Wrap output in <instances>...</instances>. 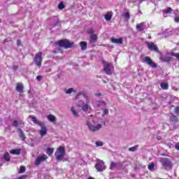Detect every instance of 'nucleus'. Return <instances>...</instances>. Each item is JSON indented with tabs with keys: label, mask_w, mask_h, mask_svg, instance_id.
<instances>
[{
	"label": "nucleus",
	"mask_w": 179,
	"mask_h": 179,
	"mask_svg": "<svg viewBox=\"0 0 179 179\" xmlns=\"http://www.w3.org/2000/svg\"><path fill=\"white\" fill-rule=\"evenodd\" d=\"M124 17H125L126 18L129 19V18H130L129 13H128V12H127V13H125Z\"/></svg>",
	"instance_id": "nucleus-45"
},
{
	"label": "nucleus",
	"mask_w": 179,
	"mask_h": 179,
	"mask_svg": "<svg viewBox=\"0 0 179 179\" xmlns=\"http://www.w3.org/2000/svg\"><path fill=\"white\" fill-rule=\"evenodd\" d=\"M48 120H49L50 122H54L56 121V117H55L53 115H49L47 116Z\"/></svg>",
	"instance_id": "nucleus-23"
},
{
	"label": "nucleus",
	"mask_w": 179,
	"mask_h": 179,
	"mask_svg": "<svg viewBox=\"0 0 179 179\" xmlns=\"http://www.w3.org/2000/svg\"><path fill=\"white\" fill-rule=\"evenodd\" d=\"M57 44L60 48H64V49H69L71 48H73L75 45L74 42H70L67 39L58 41Z\"/></svg>",
	"instance_id": "nucleus-4"
},
{
	"label": "nucleus",
	"mask_w": 179,
	"mask_h": 179,
	"mask_svg": "<svg viewBox=\"0 0 179 179\" xmlns=\"http://www.w3.org/2000/svg\"><path fill=\"white\" fill-rule=\"evenodd\" d=\"M173 21H175L176 23H179V17H175Z\"/></svg>",
	"instance_id": "nucleus-43"
},
{
	"label": "nucleus",
	"mask_w": 179,
	"mask_h": 179,
	"mask_svg": "<svg viewBox=\"0 0 179 179\" xmlns=\"http://www.w3.org/2000/svg\"><path fill=\"white\" fill-rule=\"evenodd\" d=\"M103 83H106V80H103Z\"/></svg>",
	"instance_id": "nucleus-54"
},
{
	"label": "nucleus",
	"mask_w": 179,
	"mask_h": 179,
	"mask_svg": "<svg viewBox=\"0 0 179 179\" xmlns=\"http://www.w3.org/2000/svg\"><path fill=\"white\" fill-rule=\"evenodd\" d=\"M13 126L17 128V127H19V122L17 120L13 121Z\"/></svg>",
	"instance_id": "nucleus-38"
},
{
	"label": "nucleus",
	"mask_w": 179,
	"mask_h": 179,
	"mask_svg": "<svg viewBox=\"0 0 179 179\" xmlns=\"http://www.w3.org/2000/svg\"><path fill=\"white\" fill-rule=\"evenodd\" d=\"M29 118L31 119V121L34 122V124H38L39 127H41V136L43 137L47 134V129L45 127V125L43 122H40L38 119H36V116L34 115H29Z\"/></svg>",
	"instance_id": "nucleus-1"
},
{
	"label": "nucleus",
	"mask_w": 179,
	"mask_h": 179,
	"mask_svg": "<svg viewBox=\"0 0 179 179\" xmlns=\"http://www.w3.org/2000/svg\"><path fill=\"white\" fill-rule=\"evenodd\" d=\"M15 69H17V66H15Z\"/></svg>",
	"instance_id": "nucleus-55"
},
{
	"label": "nucleus",
	"mask_w": 179,
	"mask_h": 179,
	"mask_svg": "<svg viewBox=\"0 0 179 179\" xmlns=\"http://www.w3.org/2000/svg\"><path fill=\"white\" fill-rule=\"evenodd\" d=\"M138 150V146H133L130 148H129V152H135Z\"/></svg>",
	"instance_id": "nucleus-32"
},
{
	"label": "nucleus",
	"mask_w": 179,
	"mask_h": 179,
	"mask_svg": "<svg viewBox=\"0 0 179 179\" xmlns=\"http://www.w3.org/2000/svg\"><path fill=\"white\" fill-rule=\"evenodd\" d=\"M171 55H172L173 57H175L179 61V52H177V53L171 52Z\"/></svg>",
	"instance_id": "nucleus-34"
},
{
	"label": "nucleus",
	"mask_w": 179,
	"mask_h": 179,
	"mask_svg": "<svg viewBox=\"0 0 179 179\" xmlns=\"http://www.w3.org/2000/svg\"><path fill=\"white\" fill-rule=\"evenodd\" d=\"M108 113H109L108 109H104V110H103V114H104L105 115H108Z\"/></svg>",
	"instance_id": "nucleus-44"
},
{
	"label": "nucleus",
	"mask_w": 179,
	"mask_h": 179,
	"mask_svg": "<svg viewBox=\"0 0 179 179\" xmlns=\"http://www.w3.org/2000/svg\"><path fill=\"white\" fill-rule=\"evenodd\" d=\"M54 152V149L53 148H48L46 150V153L48 155H51Z\"/></svg>",
	"instance_id": "nucleus-29"
},
{
	"label": "nucleus",
	"mask_w": 179,
	"mask_h": 179,
	"mask_svg": "<svg viewBox=\"0 0 179 179\" xmlns=\"http://www.w3.org/2000/svg\"><path fill=\"white\" fill-rule=\"evenodd\" d=\"M116 166H117V163L116 162H112V163H110V169L113 170V169L116 167Z\"/></svg>",
	"instance_id": "nucleus-35"
},
{
	"label": "nucleus",
	"mask_w": 179,
	"mask_h": 179,
	"mask_svg": "<svg viewBox=\"0 0 179 179\" xmlns=\"http://www.w3.org/2000/svg\"><path fill=\"white\" fill-rule=\"evenodd\" d=\"M23 89H24V87L22 83H18L16 84V87H15L16 92H18L20 93H23Z\"/></svg>",
	"instance_id": "nucleus-14"
},
{
	"label": "nucleus",
	"mask_w": 179,
	"mask_h": 179,
	"mask_svg": "<svg viewBox=\"0 0 179 179\" xmlns=\"http://www.w3.org/2000/svg\"><path fill=\"white\" fill-rule=\"evenodd\" d=\"M160 87H162V89L164 90H169V83H160Z\"/></svg>",
	"instance_id": "nucleus-22"
},
{
	"label": "nucleus",
	"mask_w": 179,
	"mask_h": 179,
	"mask_svg": "<svg viewBox=\"0 0 179 179\" xmlns=\"http://www.w3.org/2000/svg\"><path fill=\"white\" fill-rule=\"evenodd\" d=\"M55 155L57 161H61L65 155V147H58L57 151H55Z\"/></svg>",
	"instance_id": "nucleus-5"
},
{
	"label": "nucleus",
	"mask_w": 179,
	"mask_h": 179,
	"mask_svg": "<svg viewBox=\"0 0 179 179\" xmlns=\"http://www.w3.org/2000/svg\"><path fill=\"white\" fill-rule=\"evenodd\" d=\"M97 172H103L106 169V166L104 164V162L101 159H97V163L94 166Z\"/></svg>",
	"instance_id": "nucleus-8"
},
{
	"label": "nucleus",
	"mask_w": 179,
	"mask_h": 179,
	"mask_svg": "<svg viewBox=\"0 0 179 179\" xmlns=\"http://www.w3.org/2000/svg\"><path fill=\"white\" fill-rule=\"evenodd\" d=\"M34 64H36L37 67H41L43 63V52H38L34 55Z\"/></svg>",
	"instance_id": "nucleus-6"
},
{
	"label": "nucleus",
	"mask_w": 179,
	"mask_h": 179,
	"mask_svg": "<svg viewBox=\"0 0 179 179\" xmlns=\"http://www.w3.org/2000/svg\"><path fill=\"white\" fill-rule=\"evenodd\" d=\"M159 179H161V178H159Z\"/></svg>",
	"instance_id": "nucleus-56"
},
{
	"label": "nucleus",
	"mask_w": 179,
	"mask_h": 179,
	"mask_svg": "<svg viewBox=\"0 0 179 179\" xmlns=\"http://www.w3.org/2000/svg\"><path fill=\"white\" fill-rule=\"evenodd\" d=\"M145 44L147 45V48H148L150 51L155 52L157 54L160 53L158 46L156 44H154L153 42L145 41Z\"/></svg>",
	"instance_id": "nucleus-7"
},
{
	"label": "nucleus",
	"mask_w": 179,
	"mask_h": 179,
	"mask_svg": "<svg viewBox=\"0 0 179 179\" xmlns=\"http://www.w3.org/2000/svg\"><path fill=\"white\" fill-rule=\"evenodd\" d=\"M88 109L91 110V106H88L87 103H83L81 110H83L84 112H87Z\"/></svg>",
	"instance_id": "nucleus-18"
},
{
	"label": "nucleus",
	"mask_w": 179,
	"mask_h": 179,
	"mask_svg": "<svg viewBox=\"0 0 179 179\" xmlns=\"http://www.w3.org/2000/svg\"><path fill=\"white\" fill-rule=\"evenodd\" d=\"M136 30H138L139 32L143 31L145 30V23H144V22H142V23H139V24H136Z\"/></svg>",
	"instance_id": "nucleus-12"
},
{
	"label": "nucleus",
	"mask_w": 179,
	"mask_h": 179,
	"mask_svg": "<svg viewBox=\"0 0 179 179\" xmlns=\"http://www.w3.org/2000/svg\"><path fill=\"white\" fill-rule=\"evenodd\" d=\"M21 150L20 149H13L10 150V153L15 155H20Z\"/></svg>",
	"instance_id": "nucleus-19"
},
{
	"label": "nucleus",
	"mask_w": 179,
	"mask_h": 179,
	"mask_svg": "<svg viewBox=\"0 0 179 179\" xmlns=\"http://www.w3.org/2000/svg\"><path fill=\"white\" fill-rule=\"evenodd\" d=\"M48 159V157H47L46 155H42L41 156H38L36 157V162H34V164L36 166H38L42 162H45Z\"/></svg>",
	"instance_id": "nucleus-9"
},
{
	"label": "nucleus",
	"mask_w": 179,
	"mask_h": 179,
	"mask_svg": "<svg viewBox=\"0 0 179 179\" xmlns=\"http://www.w3.org/2000/svg\"><path fill=\"white\" fill-rule=\"evenodd\" d=\"M80 96H83L85 99H88L87 94L85 92H80L78 94H76V99H78Z\"/></svg>",
	"instance_id": "nucleus-25"
},
{
	"label": "nucleus",
	"mask_w": 179,
	"mask_h": 179,
	"mask_svg": "<svg viewBox=\"0 0 179 179\" xmlns=\"http://www.w3.org/2000/svg\"><path fill=\"white\" fill-rule=\"evenodd\" d=\"M74 92H75L74 88H69L67 90H66V94H69Z\"/></svg>",
	"instance_id": "nucleus-31"
},
{
	"label": "nucleus",
	"mask_w": 179,
	"mask_h": 179,
	"mask_svg": "<svg viewBox=\"0 0 179 179\" xmlns=\"http://www.w3.org/2000/svg\"><path fill=\"white\" fill-rule=\"evenodd\" d=\"M162 136H157V140H159H159H162Z\"/></svg>",
	"instance_id": "nucleus-51"
},
{
	"label": "nucleus",
	"mask_w": 179,
	"mask_h": 179,
	"mask_svg": "<svg viewBox=\"0 0 179 179\" xmlns=\"http://www.w3.org/2000/svg\"><path fill=\"white\" fill-rule=\"evenodd\" d=\"M112 17H113V15H112V14H111L110 13H107L105 14V15H104L105 20H106V21H108V22H109V21L111 20Z\"/></svg>",
	"instance_id": "nucleus-21"
},
{
	"label": "nucleus",
	"mask_w": 179,
	"mask_h": 179,
	"mask_svg": "<svg viewBox=\"0 0 179 179\" xmlns=\"http://www.w3.org/2000/svg\"><path fill=\"white\" fill-rule=\"evenodd\" d=\"M71 111L73 113V116H75L76 117H78V114L77 113V112H76L75 108H71Z\"/></svg>",
	"instance_id": "nucleus-30"
},
{
	"label": "nucleus",
	"mask_w": 179,
	"mask_h": 179,
	"mask_svg": "<svg viewBox=\"0 0 179 179\" xmlns=\"http://www.w3.org/2000/svg\"><path fill=\"white\" fill-rule=\"evenodd\" d=\"M41 79H43V77H41V76H38L36 77V80H38V81H41Z\"/></svg>",
	"instance_id": "nucleus-47"
},
{
	"label": "nucleus",
	"mask_w": 179,
	"mask_h": 179,
	"mask_svg": "<svg viewBox=\"0 0 179 179\" xmlns=\"http://www.w3.org/2000/svg\"><path fill=\"white\" fill-rule=\"evenodd\" d=\"M27 177V175H22L21 176L20 178H17V179H25Z\"/></svg>",
	"instance_id": "nucleus-46"
},
{
	"label": "nucleus",
	"mask_w": 179,
	"mask_h": 179,
	"mask_svg": "<svg viewBox=\"0 0 179 179\" xmlns=\"http://www.w3.org/2000/svg\"><path fill=\"white\" fill-rule=\"evenodd\" d=\"M102 65H103V71L105 73H106L108 76H111L112 71L114 69V66H113V64L103 60L102 61Z\"/></svg>",
	"instance_id": "nucleus-3"
},
{
	"label": "nucleus",
	"mask_w": 179,
	"mask_h": 179,
	"mask_svg": "<svg viewBox=\"0 0 179 179\" xmlns=\"http://www.w3.org/2000/svg\"><path fill=\"white\" fill-rule=\"evenodd\" d=\"M17 132L20 137V139L22 141H24L26 139V136L24 133H23V131L22 130V129H17Z\"/></svg>",
	"instance_id": "nucleus-16"
},
{
	"label": "nucleus",
	"mask_w": 179,
	"mask_h": 179,
	"mask_svg": "<svg viewBox=\"0 0 179 179\" xmlns=\"http://www.w3.org/2000/svg\"><path fill=\"white\" fill-rule=\"evenodd\" d=\"M65 6L64 4V1H60L59 4H58V9L63 10L64 9Z\"/></svg>",
	"instance_id": "nucleus-28"
},
{
	"label": "nucleus",
	"mask_w": 179,
	"mask_h": 179,
	"mask_svg": "<svg viewBox=\"0 0 179 179\" xmlns=\"http://www.w3.org/2000/svg\"><path fill=\"white\" fill-rule=\"evenodd\" d=\"M106 106V103L105 101H99L97 102V106Z\"/></svg>",
	"instance_id": "nucleus-33"
},
{
	"label": "nucleus",
	"mask_w": 179,
	"mask_h": 179,
	"mask_svg": "<svg viewBox=\"0 0 179 179\" xmlns=\"http://www.w3.org/2000/svg\"><path fill=\"white\" fill-rule=\"evenodd\" d=\"M88 179H94L93 178H92V177H90Z\"/></svg>",
	"instance_id": "nucleus-53"
},
{
	"label": "nucleus",
	"mask_w": 179,
	"mask_h": 179,
	"mask_svg": "<svg viewBox=\"0 0 179 179\" xmlns=\"http://www.w3.org/2000/svg\"><path fill=\"white\" fill-rule=\"evenodd\" d=\"M110 42L113 44H122L124 42V40L122 38H110Z\"/></svg>",
	"instance_id": "nucleus-13"
},
{
	"label": "nucleus",
	"mask_w": 179,
	"mask_h": 179,
	"mask_svg": "<svg viewBox=\"0 0 179 179\" xmlns=\"http://www.w3.org/2000/svg\"><path fill=\"white\" fill-rule=\"evenodd\" d=\"M4 159L6 162H10V157L9 153H8V152H6L4 154Z\"/></svg>",
	"instance_id": "nucleus-26"
},
{
	"label": "nucleus",
	"mask_w": 179,
	"mask_h": 179,
	"mask_svg": "<svg viewBox=\"0 0 179 179\" xmlns=\"http://www.w3.org/2000/svg\"><path fill=\"white\" fill-rule=\"evenodd\" d=\"M90 38L91 39L90 41L91 43H95L96 40H98L96 35H94V34L91 35V36H90Z\"/></svg>",
	"instance_id": "nucleus-24"
},
{
	"label": "nucleus",
	"mask_w": 179,
	"mask_h": 179,
	"mask_svg": "<svg viewBox=\"0 0 179 179\" xmlns=\"http://www.w3.org/2000/svg\"><path fill=\"white\" fill-rule=\"evenodd\" d=\"M171 11H173L172 8L168 7V8H166V10H164V11H162V13H165V14H170V13H171Z\"/></svg>",
	"instance_id": "nucleus-27"
},
{
	"label": "nucleus",
	"mask_w": 179,
	"mask_h": 179,
	"mask_svg": "<svg viewBox=\"0 0 179 179\" xmlns=\"http://www.w3.org/2000/svg\"><path fill=\"white\" fill-rule=\"evenodd\" d=\"M159 162L164 167L165 170L169 171L172 169V162L169 158L160 157Z\"/></svg>",
	"instance_id": "nucleus-2"
},
{
	"label": "nucleus",
	"mask_w": 179,
	"mask_h": 179,
	"mask_svg": "<svg viewBox=\"0 0 179 179\" xmlns=\"http://www.w3.org/2000/svg\"><path fill=\"white\" fill-rule=\"evenodd\" d=\"M144 62H145L147 64L150 66V67H152V69H157V64L153 62V60L151 59L149 57H145L143 59Z\"/></svg>",
	"instance_id": "nucleus-11"
},
{
	"label": "nucleus",
	"mask_w": 179,
	"mask_h": 179,
	"mask_svg": "<svg viewBox=\"0 0 179 179\" xmlns=\"http://www.w3.org/2000/svg\"><path fill=\"white\" fill-rule=\"evenodd\" d=\"M170 122H173L174 124H176V123L179 122V118L177 116H176L175 115H172L170 117Z\"/></svg>",
	"instance_id": "nucleus-15"
},
{
	"label": "nucleus",
	"mask_w": 179,
	"mask_h": 179,
	"mask_svg": "<svg viewBox=\"0 0 179 179\" xmlns=\"http://www.w3.org/2000/svg\"><path fill=\"white\" fill-rule=\"evenodd\" d=\"M173 112L177 115L179 114V106L176 107Z\"/></svg>",
	"instance_id": "nucleus-41"
},
{
	"label": "nucleus",
	"mask_w": 179,
	"mask_h": 179,
	"mask_svg": "<svg viewBox=\"0 0 179 179\" xmlns=\"http://www.w3.org/2000/svg\"><path fill=\"white\" fill-rule=\"evenodd\" d=\"M52 52H54V54H57V52L55 50L52 51Z\"/></svg>",
	"instance_id": "nucleus-52"
},
{
	"label": "nucleus",
	"mask_w": 179,
	"mask_h": 179,
	"mask_svg": "<svg viewBox=\"0 0 179 179\" xmlns=\"http://www.w3.org/2000/svg\"><path fill=\"white\" fill-rule=\"evenodd\" d=\"M80 48H81V50H85L87 49V42H85V41H81L80 43Z\"/></svg>",
	"instance_id": "nucleus-17"
},
{
	"label": "nucleus",
	"mask_w": 179,
	"mask_h": 179,
	"mask_svg": "<svg viewBox=\"0 0 179 179\" xmlns=\"http://www.w3.org/2000/svg\"><path fill=\"white\" fill-rule=\"evenodd\" d=\"M175 148H176V150L179 151V145H176Z\"/></svg>",
	"instance_id": "nucleus-50"
},
{
	"label": "nucleus",
	"mask_w": 179,
	"mask_h": 179,
	"mask_svg": "<svg viewBox=\"0 0 179 179\" xmlns=\"http://www.w3.org/2000/svg\"><path fill=\"white\" fill-rule=\"evenodd\" d=\"M26 169L25 166H20V173L22 174L23 173H25Z\"/></svg>",
	"instance_id": "nucleus-36"
},
{
	"label": "nucleus",
	"mask_w": 179,
	"mask_h": 179,
	"mask_svg": "<svg viewBox=\"0 0 179 179\" xmlns=\"http://www.w3.org/2000/svg\"><path fill=\"white\" fill-rule=\"evenodd\" d=\"M16 45L17 46H22V41H20V40L16 41Z\"/></svg>",
	"instance_id": "nucleus-42"
},
{
	"label": "nucleus",
	"mask_w": 179,
	"mask_h": 179,
	"mask_svg": "<svg viewBox=\"0 0 179 179\" xmlns=\"http://www.w3.org/2000/svg\"><path fill=\"white\" fill-rule=\"evenodd\" d=\"M87 126H88L89 130L92 132L98 131L102 127L101 124H97L96 126H94L90 122H87Z\"/></svg>",
	"instance_id": "nucleus-10"
},
{
	"label": "nucleus",
	"mask_w": 179,
	"mask_h": 179,
	"mask_svg": "<svg viewBox=\"0 0 179 179\" xmlns=\"http://www.w3.org/2000/svg\"><path fill=\"white\" fill-rule=\"evenodd\" d=\"M10 41H11V40H8V38H5L4 41H3V43H4V44H5V43H7L8 42H10Z\"/></svg>",
	"instance_id": "nucleus-48"
},
{
	"label": "nucleus",
	"mask_w": 179,
	"mask_h": 179,
	"mask_svg": "<svg viewBox=\"0 0 179 179\" xmlns=\"http://www.w3.org/2000/svg\"><path fill=\"white\" fill-rule=\"evenodd\" d=\"M94 96H96V97H100L101 96V93H96L94 94Z\"/></svg>",
	"instance_id": "nucleus-49"
},
{
	"label": "nucleus",
	"mask_w": 179,
	"mask_h": 179,
	"mask_svg": "<svg viewBox=\"0 0 179 179\" xmlns=\"http://www.w3.org/2000/svg\"><path fill=\"white\" fill-rule=\"evenodd\" d=\"M103 145V143L101 141H96V147H101Z\"/></svg>",
	"instance_id": "nucleus-37"
},
{
	"label": "nucleus",
	"mask_w": 179,
	"mask_h": 179,
	"mask_svg": "<svg viewBox=\"0 0 179 179\" xmlns=\"http://www.w3.org/2000/svg\"><path fill=\"white\" fill-rule=\"evenodd\" d=\"M160 61H162L165 63L169 62L171 61V57H160Z\"/></svg>",
	"instance_id": "nucleus-20"
},
{
	"label": "nucleus",
	"mask_w": 179,
	"mask_h": 179,
	"mask_svg": "<svg viewBox=\"0 0 179 179\" xmlns=\"http://www.w3.org/2000/svg\"><path fill=\"white\" fill-rule=\"evenodd\" d=\"M94 32H95V31H94L93 29H89L88 31H87V33H88L89 34H91V35H93Z\"/></svg>",
	"instance_id": "nucleus-40"
},
{
	"label": "nucleus",
	"mask_w": 179,
	"mask_h": 179,
	"mask_svg": "<svg viewBox=\"0 0 179 179\" xmlns=\"http://www.w3.org/2000/svg\"><path fill=\"white\" fill-rule=\"evenodd\" d=\"M155 167V164L152 163L151 164L148 165V169L149 171H152Z\"/></svg>",
	"instance_id": "nucleus-39"
}]
</instances>
